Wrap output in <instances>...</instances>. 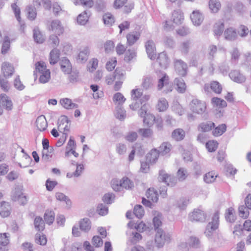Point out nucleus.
Returning <instances> with one entry per match:
<instances>
[{
  "instance_id": "obj_1",
  "label": "nucleus",
  "mask_w": 251,
  "mask_h": 251,
  "mask_svg": "<svg viewBox=\"0 0 251 251\" xmlns=\"http://www.w3.org/2000/svg\"><path fill=\"white\" fill-rule=\"evenodd\" d=\"M157 78H158L157 84L158 90H163L164 94H168L172 91L173 89V86L169 82L168 76L166 73L162 72H159L156 73Z\"/></svg>"
},
{
  "instance_id": "obj_2",
  "label": "nucleus",
  "mask_w": 251,
  "mask_h": 251,
  "mask_svg": "<svg viewBox=\"0 0 251 251\" xmlns=\"http://www.w3.org/2000/svg\"><path fill=\"white\" fill-rule=\"evenodd\" d=\"M35 68L34 73L39 74L40 82L43 84L48 82L50 78V72L49 69H47L45 63L42 61L37 62Z\"/></svg>"
},
{
  "instance_id": "obj_3",
  "label": "nucleus",
  "mask_w": 251,
  "mask_h": 251,
  "mask_svg": "<svg viewBox=\"0 0 251 251\" xmlns=\"http://www.w3.org/2000/svg\"><path fill=\"white\" fill-rule=\"evenodd\" d=\"M171 21H166L163 25L164 29L167 30H173L175 25H177L181 24L184 20V16L182 12L180 10H176L174 11L172 15Z\"/></svg>"
},
{
  "instance_id": "obj_4",
  "label": "nucleus",
  "mask_w": 251,
  "mask_h": 251,
  "mask_svg": "<svg viewBox=\"0 0 251 251\" xmlns=\"http://www.w3.org/2000/svg\"><path fill=\"white\" fill-rule=\"evenodd\" d=\"M170 235L165 233L162 229H158L155 235V245L157 248H162L166 242H169Z\"/></svg>"
},
{
  "instance_id": "obj_5",
  "label": "nucleus",
  "mask_w": 251,
  "mask_h": 251,
  "mask_svg": "<svg viewBox=\"0 0 251 251\" xmlns=\"http://www.w3.org/2000/svg\"><path fill=\"white\" fill-rule=\"evenodd\" d=\"M219 213L216 211L212 218V221L207 225L204 232L207 237L210 238L213 235L214 231L218 228L219 224Z\"/></svg>"
},
{
  "instance_id": "obj_6",
  "label": "nucleus",
  "mask_w": 251,
  "mask_h": 251,
  "mask_svg": "<svg viewBox=\"0 0 251 251\" xmlns=\"http://www.w3.org/2000/svg\"><path fill=\"white\" fill-rule=\"evenodd\" d=\"M189 107L193 112L202 114L205 111L206 105L204 102L197 99H194L190 102Z\"/></svg>"
},
{
  "instance_id": "obj_7",
  "label": "nucleus",
  "mask_w": 251,
  "mask_h": 251,
  "mask_svg": "<svg viewBox=\"0 0 251 251\" xmlns=\"http://www.w3.org/2000/svg\"><path fill=\"white\" fill-rule=\"evenodd\" d=\"M11 199L14 201H18L20 204L24 205L27 202L26 197L24 195L19 187L15 188L11 192Z\"/></svg>"
},
{
  "instance_id": "obj_8",
  "label": "nucleus",
  "mask_w": 251,
  "mask_h": 251,
  "mask_svg": "<svg viewBox=\"0 0 251 251\" xmlns=\"http://www.w3.org/2000/svg\"><path fill=\"white\" fill-rule=\"evenodd\" d=\"M207 216L204 211L196 209L189 215V219L192 222H204L206 220Z\"/></svg>"
},
{
  "instance_id": "obj_9",
  "label": "nucleus",
  "mask_w": 251,
  "mask_h": 251,
  "mask_svg": "<svg viewBox=\"0 0 251 251\" xmlns=\"http://www.w3.org/2000/svg\"><path fill=\"white\" fill-rule=\"evenodd\" d=\"M159 180L164 182L168 186H173L177 182V179L173 176L168 175L164 171H160L158 177Z\"/></svg>"
},
{
  "instance_id": "obj_10",
  "label": "nucleus",
  "mask_w": 251,
  "mask_h": 251,
  "mask_svg": "<svg viewBox=\"0 0 251 251\" xmlns=\"http://www.w3.org/2000/svg\"><path fill=\"white\" fill-rule=\"evenodd\" d=\"M70 127V121L67 116H61L58 119V129L63 134H67L69 131Z\"/></svg>"
},
{
  "instance_id": "obj_11",
  "label": "nucleus",
  "mask_w": 251,
  "mask_h": 251,
  "mask_svg": "<svg viewBox=\"0 0 251 251\" xmlns=\"http://www.w3.org/2000/svg\"><path fill=\"white\" fill-rule=\"evenodd\" d=\"M204 15L200 10H194L190 15V19L194 25L200 26L204 20Z\"/></svg>"
},
{
  "instance_id": "obj_12",
  "label": "nucleus",
  "mask_w": 251,
  "mask_h": 251,
  "mask_svg": "<svg viewBox=\"0 0 251 251\" xmlns=\"http://www.w3.org/2000/svg\"><path fill=\"white\" fill-rule=\"evenodd\" d=\"M49 30L60 36L64 32V29L61 22L58 20H52L49 27Z\"/></svg>"
},
{
  "instance_id": "obj_13",
  "label": "nucleus",
  "mask_w": 251,
  "mask_h": 251,
  "mask_svg": "<svg viewBox=\"0 0 251 251\" xmlns=\"http://www.w3.org/2000/svg\"><path fill=\"white\" fill-rule=\"evenodd\" d=\"M0 105L7 111H11L13 107V102L9 97L5 94L0 95Z\"/></svg>"
},
{
  "instance_id": "obj_14",
  "label": "nucleus",
  "mask_w": 251,
  "mask_h": 251,
  "mask_svg": "<svg viewBox=\"0 0 251 251\" xmlns=\"http://www.w3.org/2000/svg\"><path fill=\"white\" fill-rule=\"evenodd\" d=\"M175 68L176 73L180 75L185 76L187 74V65L181 60H176L175 62Z\"/></svg>"
},
{
  "instance_id": "obj_15",
  "label": "nucleus",
  "mask_w": 251,
  "mask_h": 251,
  "mask_svg": "<svg viewBox=\"0 0 251 251\" xmlns=\"http://www.w3.org/2000/svg\"><path fill=\"white\" fill-rule=\"evenodd\" d=\"M90 54V49L88 46L81 48L76 57V61L79 63H84L86 62Z\"/></svg>"
},
{
  "instance_id": "obj_16",
  "label": "nucleus",
  "mask_w": 251,
  "mask_h": 251,
  "mask_svg": "<svg viewBox=\"0 0 251 251\" xmlns=\"http://www.w3.org/2000/svg\"><path fill=\"white\" fill-rule=\"evenodd\" d=\"M203 89L206 93L210 92L211 90L215 93L220 94L222 91V87L218 81H213L210 84H205Z\"/></svg>"
},
{
  "instance_id": "obj_17",
  "label": "nucleus",
  "mask_w": 251,
  "mask_h": 251,
  "mask_svg": "<svg viewBox=\"0 0 251 251\" xmlns=\"http://www.w3.org/2000/svg\"><path fill=\"white\" fill-rule=\"evenodd\" d=\"M224 36L225 40L228 41H233L238 38L236 29L233 27H228L224 32Z\"/></svg>"
},
{
  "instance_id": "obj_18",
  "label": "nucleus",
  "mask_w": 251,
  "mask_h": 251,
  "mask_svg": "<svg viewBox=\"0 0 251 251\" xmlns=\"http://www.w3.org/2000/svg\"><path fill=\"white\" fill-rule=\"evenodd\" d=\"M59 103L64 108L67 110L76 109L78 107L77 104L74 103L71 99L67 98H61L59 100Z\"/></svg>"
},
{
  "instance_id": "obj_19",
  "label": "nucleus",
  "mask_w": 251,
  "mask_h": 251,
  "mask_svg": "<svg viewBox=\"0 0 251 251\" xmlns=\"http://www.w3.org/2000/svg\"><path fill=\"white\" fill-rule=\"evenodd\" d=\"M146 49L148 57L151 60L154 59L156 57V48L152 41L149 40L146 42Z\"/></svg>"
},
{
  "instance_id": "obj_20",
  "label": "nucleus",
  "mask_w": 251,
  "mask_h": 251,
  "mask_svg": "<svg viewBox=\"0 0 251 251\" xmlns=\"http://www.w3.org/2000/svg\"><path fill=\"white\" fill-rule=\"evenodd\" d=\"M1 71L3 77L5 78L11 76L14 73V68L12 64L8 62H4L1 65Z\"/></svg>"
},
{
  "instance_id": "obj_21",
  "label": "nucleus",
  "mask_w": 251,
  "mask_h": 251,
  "mask_svg": "<svg viewBox=\"0 0 251 251\" xmlns=\"http://www.w3.org/2000/svg\"><path fill=\"white\" fill-rule=\"evenodd\" d=\"M229 76L230 78L234 82L237 83H241L245 81L246 77L238 71H231Z\"/></svg>"
},
{
  "instance_id": "obj_22",
  "label": "nucleus",
  "mask_w": 251,
  "mask_h": 251,
  "mask_svg": "<svg viewBox=\"0 0 251 251\" xmlns=\"http://www.w3.org/2000/svg\"><path fill=\"white\" fill-rule=\"evenodd\" d=\"M35 123L37 128L40 131H45L48 127L47 121L46 117L44 115L38 116L36 120Z\"/></svg>"
},
{
  "instance_id": "obj_23",
  "label": "nucleus",
  "mask_w": 251,
  "mask_h": 251,
  "mask_svg": "<svg viewBox=\"0 0 251 251\" xmlns=\"http://www.w3.org/2000/svg\"><path fill=\"white\" fill-rule=\"evenodd\" d=\"M136 152H137V153H139L140 155H142L144 153V151L140 144L137 143L132 147V150L128 156V160L129 162H131L134 160Z\"/></svg>"
},
{
  "instance_id": "obj_24",
  "label": "nucleus",
  "mask_w": 251,
  "mask_h": 251,
  "mask_svg": "<svg viewBox=\"0 0 251 251\" xmlns=\"http://www.w3.org/2000/svg\"><path fill=\"white\" fill-rule=\"evenodd\" d=\"M176 91L179 93H184L186 90V85L182 78H176L174 81Z\"/></svg>"
},
{
  "instance_id": "obj_25",
  "label": "nucleus",
  "mask_w": 251,
  "mask_h": 251,
  "mask_svg": "<svg viewBox=\"0 0 251 251\" xmlns=\"http://www.w3.org/2000/svg\"><path fill=\"white\" fill-rule=\"evenodd\" d=\"M80 229L84 232H88L91 228V222L88 218L80 219L79 221Z\"/></svg>"
},
{
  "instance_id": "obj_26",
  "label": "nucleus",
  "mask_w": 251,
  "mask_h": 251,
  "mask_svg": "<svg viewBox=\"0 0 251 251\" xmlns=\"http://www.w3.org/2000/svg\"><path fill=\"white\" fill-rule=\"evenodd\" d=\"M11 207L9 202L3 201L0 205V215L2 217H8L11 213Z\"/></svg>"
},
{
  "instance_id": "obj_27",
  "label": "nucleus",
  "mask_w": 251,
  "mask_h": 251,
  "mask_svg": "<svg viewBox=\"0 0 251 251\" xmlns=\"http://www.w3.org/2000/svg\"><path fill=\"white\" fill-rule=\"evenodd\" d=\"M60 66L62 71L66 74H69L72 72V67L70 61L66 58H63L60 61Z\"/></svg>"
},
{
  "instance_id": "obj_28",
  "label": "nucleus",
  "mask_w": 251,
  "mask_h": 251,
  "mask_svg": "<svg viewBox=\"0 0 251 251\" xmlns=\"http://www.w3.org/2000/svg\"><path fill=\"white\" fill-rule=\"evenodd\" d=\"M55 197L57 200L64 202L66 203V207L67 208L69 209L71 207L72 201L69 197L65 194L61 192H57L55 194Z\"/></svg>"
},
{
  "instance_id": "obj_29",
  "label": "nucleus",
  "mask_w": 251,
  "mask_h": 251,
  "mask_svg": "<svg viewBox=\"0 0 251 251\" xmlns=\"http://www.w3.org/2000/svg\"><path fill=\"white\" fill-rule=\"evenodd\" d=\"M214 126V123L211 121L204 122L199 124L198 129L200 131L206 132L211 130Z\"/></svg>"
},
{
  "instance_id": "obj_30",
  "label": "nucleus",
  "mask_w": 251,
  "mask_h": 251,
  "mask_svg": "<svg viewBox=\"0 0 251 251\" xmlns=\"http://www.w3.org/2000/svg\"><path fill=\"white\" fill-rule=\"evenodd\" d=\"M140 34L137 32L129 33L126 35L127 44L128 46H132L139 39Z\"/></svg>"
},
{
  "instance_id": "obj_31",
  "label": "nucleus",
  "mask_w": 251,
  "mask_h": 251,
  "mask_svg": "<svg viewBox=\"0 0 251 251\" xmlns=\"http://www.w3.org/2000/svg\"><path fill=\"white\" fill-rule=\"evenodd\" d=\"M159 154L156 149L151 150L147 155V161L151 164L155 163L158 159Z\"/></svg>"
},
{
  "instance_id": "obj_32",
  "label": "nucleus",
  "mask_w": 251,
  "mask_h": 251,
  "mask_svg": "<svg viewBox=\"0 0 251 251\" xmlns=\"http://www.w3.org/2000/svg\"><path fill=\"white\" fill-rule=\"evenodd\" d=\"M208 6L211 12L213 13H217L221 8L219 0H209Z\"/></svg>"
},
{
  "instance_id": "obj_33",
  "label": "nucleus",
  "mask_w": 251,
  "mask_h": 251,
  "mask_svg": "<svg viewBox=\"0 0 251 251\" xmlns=\"http://www.w3.org/2000/svg\"><path fill=\"white\" fill-rule=\"evenodd\" d=\"M126 99L124 95L119 92L115 93L113 97V102L116 106L122 107V105L125 103Z\"/></svg>"
},
{
  "instance_id": "obj_34",
  "label": "nucleus",
  "mask_w": 251,
  "mask_h": 251,
  "mask_svg": "<svg viewBox=\"0 0 251 251\" xmlns=\"http://www.w3.org/2000/svg\"><path fill=\"white\" fill-rule=\"evenodd\" d=\"M146 196L148 199L153 202H157L158 201V195L157 192L153 188H150L147 190Z\"/></svg>"
},
{
  "instance_id": "obj_35",
  "label": "nucleus",
  "mask_w": 251,
  "mask_h": 251,
  "mask_svg": "<svg viewBox=\"0 0 251 251\" xmlns=\"http://www.w3.org/2000/svg\"><path fill=\"white\" fill-rule=\"evenodd\" d=\"M127 234L128 235L129 239L130 240L131 242L133 244L136 243L142 238V236L140 233L132 230L131 228L127 231Z\"/></svg>"
},
{
  "instance_id": "obj_36",
  "label": "nucleus",
  "mask_w": 251,
  "mask_h": 251,
  "mask_svg": "<svg viewBox=\"0 0 251 251\" xmlns=\"http://www.w3.org/2000/svg\"><path fill=\"white\" fill-rule=\"evenodd\" d=\"M127 150V146L124 143H118L115 145V151L119 155H125L126 153Z\"/></svg>"
},
{
  "instance_id": "obj_37",
  "label": "nucleus",
  "mask_w": 251,
  "mask_h": 251,
  "mask_svg": "<svg viewBox=\"0 0 251 251\" xmlns=\"http://www.w3.org/2000/svg\"><path fill=\"white\" fill-rule=\"evenodd\" d=\"M90 15V12L86 11L83 12L78 16L77 18V23L81 25H85L88 21Z\"/></svg>"
},
{
  "instance_id": "obj_38",
  "label": "nucleus",
  "mask_w": 251,
  "mask_h": 251,
  "mask_svg": "<svg viewBox=\"0 0 251 251\" xmlns=\"http://www.w3.org/2000/svg\"><path fill=\"white\" fill-rule=\"evenodd\" d=\"M189 203L190 199L189 198H182L177 201L176 206L180 210H183L186 209Z\"/></svg>"
},
{
  "instance_id": "obj_39",
  "label": "nucleus",
  "mask_w": 251,
  "mask_h": 251,
  "mask_svg": "<svg viewBox=\"0 0 251 251\" xmlns=\"http://www.w3.org/2000/svg\"><path fill=\"white\" fill-rule=\"evenodd\" d=\"M169 106L167 100L163 98L159 99L156 105V108L159 112H164L167 110Z\"/></svg>"
},
{
  "instance_id": "obj_40",
  "label": "nucleus",
  "mask_w": 251,
  "mask_h": 251,
  "mask_svg": "<svg viewBox=\"0 0 251 251\" xmlns=\"http://www.w3.org/2000/svg\"><path fill=\"white\" fill-rule=\"evenodd\" d=\"M44 217L45 222L50 225L52 224L54 221L55 214L53 211L47 210L46 211Z\"/></svg>"
},
{
  "instance_id": "obj_41",
  "label": "nucleus",
  "mask_w": 251,
  "mask_h": 251,
  "mask_svg": "<svg viewBox=\"0 0 251 251\" xmlns=\"http://www.w3.org/2000/svg\"><path fill=\"white\" fill-rule=\"evenodd\" d=\"M224 27V24L223 22L219 21L215 23L213 29L214 35L217 36H220L223 33Z\"/></svg>"
},
{
  "instance_id": "obj_42",
  "label": "nucleus",
  "mask_w": 251,
  "mask_h": 251,
  "mask_svg": "<svg viewBox=\"0 0 251 251\" xmlns=\"http://www.w3.org/2000/svg\"><path fill=\"white\" fill-rule=\"evenodd\" d=\"M60 55L59 50L56 48L53 49L50 52V64H55L57 62Z\"/></svg>"
},
{
  "instance_id": "obj_43",
  "label": "nucleus",
  "mask_w": 251,
  "mask_h": 251,
  "mask_svg": "<svg viewBox=\"0 0 251 251\" xmlns=\"http://www.w3.org/2000/svg\"><path fill=\"white\" fill-rule=\"evenodd\" d=\"M11 8L14 13L16 19L19 22V24L21 25V28H24L25 25L24 24H22V22L21 21V18L20 17L21 11L18 5H17L16 3H13L11 4Z\"/></svg>"
},
{
  "instance_id": "obj_44",
  "label": "nucleus",
  "mask_w": 251,
  "mask_h": 251,
  "mask_svg": "<svg viewBox=\"0 0 251 251\" xmlns=\"http://www.w3.org/2000/svg\"><path fill=\"white\" fill-rule=\"evenodd\" d=\"M171 144L169 143L164 142L160 145L158 151L159 154H160L162 155H165L167 154L171 151Z\"/></svg>"
},
{
  "instance_id": "obj_45",
  "label": "nucleus",
  "mask_w": 251,
  "mask_h": 251,
  "mask_svg": "<svg viewBox=\"0 0 251 251\" xmlns=\"http://www.w3.org/2000/svg\"><path fill=\"white\" fill-rule=\"evenodd\" d=\"M114 114L116 118L124 120L126 117V111L123 107L116 106Z\"/></svg>"
},
{
  "instance_id": "obj_46",
  "label": "nucleus",
  "mask_w": 251,
  "mask_h": 251,
  "mask_svg": "<svg viewBox=\"0 0 251 251\" xmlns=\"http://www.w3.org/2000/svg\"><path fill=\"white\" fill-rule=\"evenodd\" d=\"M192 42L190 40H186L182 42L179 47V50L183 54H187L191 46Z\"/></svg>"
},
{
  "instance_id": "obj_47",
  "label": "nucleus",
  "mask_w": 251,
  "mask_h": 251,
  "mask_svg": "<svg viewBox=\"0 0 251 251\" xmlns=\"http://www.w3.org/2000/svg\"><path fill=\"white\" fill-rule=\"evenodd\" d=\"M185 131L181 128L175 129L172 133L173 138L177 141H180L185 137Z\"/></svg>"
},
{
  "instance_id": "obj_48",
  "label": "nucleus",
  "mask_w": 251,
  "mask_h": 251,
  "mask_svg": "<svg viewBox=\"0 0 251 251\" xmlns=\"http://www.w3.org/2000/svg\"><path fill=\"white\" fill-rule=\"evenodd\" d=\"M76 144L73 137H71L66 147L65 153V157H69L70 155V151L73 149H75Z\"/></svg>"
},
{
  "instance_id": "obj_49",
  "label": "nucleus",
  "mask_w": 251,
  "mask_h": 251,
  "mask_svg": "<svg viewBox=\"0 0 251 251\" xmlns=\"http://www.w3.org/2000/svg\"><path fill=\"white\" fill-rule=\"evenodd\" d=\"M157 59L160 65L162 67L166 68L168 64V58L164 52L159 53Z\"/></svg>"
},
{
  "instance_id": "obj_50",
  "label": "nucleus",
  "mask_w": 251,
  "mask_h": 251,
  "mask_svg": "<svg viewBox=\"0 0 251 251\" xmlns=\"http://www.w3.org/2000/svg\"><path fill=\"white\" fill-rule=\"evenodd\" d=\"M211 102L214 106L219 108H224L227 106L226 102L225 100L217 97L213 98Z\"/></svg>"
},
{
  "instance_id": "obj_51",
  "label": "nucleus",
  "mask_w": 251,
  "mask_h": 251,
  "mask_svg": "<svg viewBox=\"0 0 251 251\" xmlns=\"http://www.w3.org/2000/svg\"><path fill=\"white\" fill-rule=\"evenodd\" d=\"M103 21L105 25L109 26L115 22V19L111 13H107L103 15Z\"/></svg>"
},
{
  "instance_id": "obj_52",
  "label": "nucleus",
  "mask_w": 251,
  "mask_h": 251,
  "mask_svg": "<svg viewBox=\"0 0 251 251\" xmlns=\"http://www.w3.org/2000/svg\"><path fill=\"white\" fill-rule=\"evenodd\" d=\"M156 118V117H155L153 115L149 113L144 118L143 122L145 125L151 127L153 125Z\"/></svg>"
},
{
  "instance_id": "obj_53",
  "label": "nucleus",
  "mask_w": 251,
  "mask_h": 251,
  "mask_svg": "<svg viewBox=\"0 0 251 251\" xmlns=\"http://www.w3.org/2000/svg\"><path fill=\"white\" fill-rule=\"evenodd\" d=\"M235 211L232 207L228 208L225 214V218L227 221L232 223L235 220V217L234 216Z\"/></svg>"
},
{
  "instance_id": "obj_54",
  "label": "nucleus",
  "mask_w": 251,
  "mask_h": 251,
  "mask_svg": "<svg viewBox=\"0 0 251 251\" xmlns=\"http://www.w3.org/2000/svg\"><path fill=\"white\" fill-rule=\"evenodd\" d=\"M90 88L94 92L93 97L95 99H98L103 97V93L102 91L99 90V87L97 85H91Z\"/></svg>"
},
{
  "instance_id": "obj_55",
  "label": "nucleus",
  "mask_w": 251,
  "mask_h": 251,
  "mask_svg": "<svg viewBox=\"0 0 251 251\" xmlns=\"http://www.w3.org/2000/svg\"><path fill=\"white\" fill-rule=\"evenodd\" d=\"M34 225L35 228L38 231H42L44 229V222L42 218L40 217H36Z\"/></svg>"
},
{
  "instance_id": "obj_56",
  "label": "nucleus",
  "mask_w": 251,
  "mask_h": 251,
  "mask_svg": "<svg viewBox=\"0 0 251 251\" xmlns=\"http://www.w3.org/2000/svg\"><path fill=\"white\" fill-rule=\"evenodd\" d=\"M74 3L77 5H82L88 8H91L94 5L93 0H73Z\"/></svg>"
},
{
  "instance_id": "obj_57",
  "label": "nucleus",
  "mask_w": 251,
  "mask_h": 251,
  "mask_svg": "<svg viewBox=\"0 0 251 251\" xmlns=\"http://www.w3.org/2000/svg\"><path fill=\"white\" fill-rule=\"evenodd\" d=\"M33 37L35 41L37 43H42L45 40L44 36L41 33L38 29H34Z\"/></svg>"
},
{
  "instance_id": "obj_58",
  "label": "nucleus",
  "mask_w": 251,
  "mask_h": 251,
  "mask_svg": "<svg viewBox=\"0 0 251 251\" xmlns=\"http://www.w3.org/2000/svg\"><path fill=\"white\" fill-rule=\"evenodd\" d=\"M188 176L187 170L183 168H180L178 169L176 173L177 179L179 181L184 180Z\"/></svg>"
},
{
  "instance_id": "obj_59",
  "label": "nucleus",
  "mask_w": 251,
  "mask_h": 251,
  "mask_svg": "<svg viewBox=\"0 0 251 251\" xmlns=\"http://www.w3.org/2000/svg\"><path fill=\"white\" fill-rule=\"evenodd\" d=\"M188 242L190 248L198 249L201 247L200 241L197 237L194 236L190 237Z\"/></svg>"
},
{
  "instance_id": "obj_60",
  "label": "nucleus",
  "mask_w": 251,
  "mask_h": 251,
  "mask_svg": "<svg viewBox=\"0 0 251 251\" xmlns=\"http://www.w3.org/2000/svg\"><path fill=\"white\" fill-rule=\"evenodd\" d=\"M217 175L213 172H209L206 174L203 177L204 181L207 183H210L214 182Z\"/></svg>"
},
{
  "instance_id": "obj_61",
  "label": "nucleus",
  "mask_w": 251,
  "mask_h": 251,
  "mask_svg": "<svg viewBox=\"0 0 251 251\" xmlns=\"http://www.w3.org/2000/svg\"><path fill=\"white\" fill-rule=\"evenodd\" d=\"M136 57V52L135 49H128L126 52L125 60L127 62L131 61Z\"/></svg>"
},
{
  "instance_id": "obj_62",
  "label": "nucleus",
  "mask_w": 251,
  "mask_h": 251,
  "mask_svg": "<svg viewBox=\"0 0 251 251\" xmlns=\"http://www.w3.org/2000/svg\"><path fill=\"white\" fill-rule=\"evenodd\" d=\"M226 126L225 124H222L216 127L213 131L214 136L218 137L222 135L226 130Z\"/></svg>"
},
{
  "instance_id": "obj_63",
  "label": "nucleus",
  "mask_w": 251,
  "mask_h": 251,
  "mask_svg": "<svg viewBox=\"0 0 251 251\" xmlns=\"http://www.w3.org/2000/svg\"><path fill=\"white\" fill-rule=\"evenodd\" d=\"M121 180L122 189L125 188L126 189H129L134 186L133 182L127 177H123Z\"/></svg>"
},
{
  "instance_id": "obj_64",
  "label": "nucleus",
  "mask_w": 251,
  "mask_h": 251,
  "mask_svg": "<svg viewBox=\"0 0 251 251\" xmlns=\"http://www.w3.org/2000/svg\"><path fill=\"white\" fill-rule=\"evenodd\" d=\"M153 84V79L151 77H147L144 78L142 86L145 90H148L151 88Z\"/></svg>"
}]
</instances>
